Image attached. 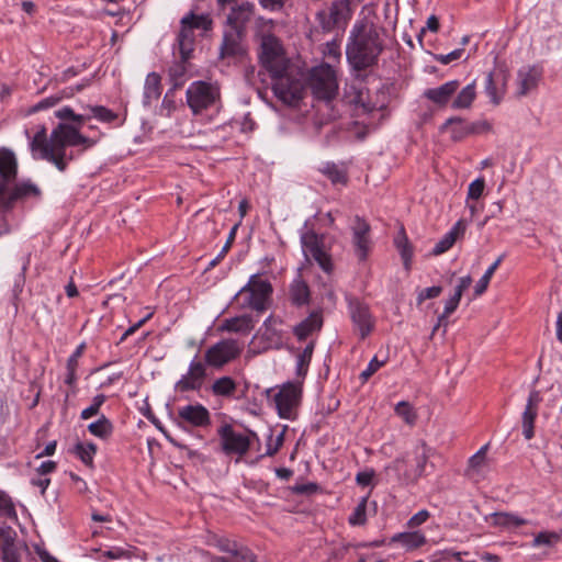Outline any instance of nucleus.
<instances>
[{"label": "nucleus", "instance_id": "f257e3e1", "mask_svg": "<svg viewBox=\"0 0 562 562\" xmlns=\"http://www.w3.org/2000/svg\"><path fill=\"white\" fill-rule=\"evenodd\" d=\"M260 47L259 58L271 76L274 95L285 104L295 105L304 93L303 72L286 59L283 47L276 36H262Z\"/></svg>", "mask_w": 562, "mask_h": 562}, {"label": "nucleus", "instance_id": "f03ea898", "mask_svg": "<svg viewBox=\"0 0 562 562\" xmlns=\"http://www.w3.org/2000/svg\"><path fill=\"white\" fill-rule=\"evenodd\" d=\"M79 128L59 123L47 138L45 126H41L30 142L34 157L47 160L56 166L59 171H65L72 156L66 155L67 146H76Z\"/></svg>", "mask_w": 562, "mask_h": 562}, {"label": "nucleus", "instance_id": "7ed1b4c3", "mask_svg": "<svg viewBox=\"0 0 562 562\" xmlns=\"http://www.w3.org/2000/svg\"><path fill=\"white\" fill-rule=\"evenodd\" d=\"M383 50L379 30L366 20L357 22L346 47L349 64L357 70L373 66Z\"/></svg>", "mask_w": 562, "mask_h": 562}, {"label": "nucleus", "instance_id": "20e7f679", "mask_svg": "<svg viewBox=\"0 0 562 562\" xmlns=\"http://www.w3.org/2000/svg\"><path fill=\"white\" fill-rule=\"evenodd\" d=\"M18 160L14 153L5 147L0 148V211H11L15 203L27 196H38L41 190L31 181L15 183Z\"/></svg>", "mask_w": 562, "mask_h": 562}, {"label": "nucleus", "instance_id": "39448f33", "mask_svg": "<svg viewBox=\"0 0 562 562\" xmlns=\"http://www.w3.org/2000/svg\"><path fill=\"white\" fill-rule=\"evenodd\" d=\"M273 288L268 279L259 273L252 274L248 282L238 291L235 299L240 301L241 308H250L258 313L267 311L272 301Z\"/></svg>", "mask_w": 562, "mask_h": 562}, {"label": "nucleus", "instance_id": "423d86ee", "mask_svg": "<svg viewBox=\"0 0 562 562\" xmlns=\"http://www.w3.org/2000/svg\"><path fill=\"white\" fill-rule=\"evenodd\" d=\"M308 87L315 100L336 98L338 80L336 70L328 64H322L311 69Z\"/></svg>", "mask_w": 562, "mask_h": 562}, {"label": "nucleus", "instance_id": "0eeeda50", "mask_svg": "<svg viewBox=\"0 0 562 562\" xmlns=\"http://www.w3.org/2000/svg\"><path fill=\"white\" fill-rule=\"evenodd\" d=\"M302 382H285L278 386L273 396L278 415L283 419H292L302 400Z\"/></svg>", "mask_w": 562, "mask_h": 562}, {"label": "nucleus", "instance_id": "6e6552de", "mask_svg": "<svg viewBox=\"0 0 562 562\" xmlns=\"http://www.w3.org/2000/svg\"><path fill=\"white\" fill-rule=\"evenodd\" d=\"M187 103L194 114H200L220 99L216 86L205 81H194L187 90Z\"/></svg>", "mask_w": 562, "mask_h": 562}, {"label": "nucleus", "instance_id": "1a4fd4ad", "mask_svg": "<svg viewBox=\"0 0 562 562\" xmlns=\"http://www.w3.org/2000/svg\"><path fill=\"white\" fill-rule=\"evenodd\" d=\"M248 53L245 41L244 30L240 27H229L224 31L222 43L218 49L220 59H228L229 61H243Z\"/></svg>", "mask_w": 562, "mask_h": 562}, {"label": "nucleus", "instance_id": "9d476101", "mask_svg": "<svg viewBox=\"0 0 562 562\" xmlns=\"http://www.w3.org/2000/svg\"><path fill=\"white\" fill-rule=\"evenodd\" d=\"M243 351V347L235 339H223L211 346L204 355L205 362L214 368H222L236 359Z\"/></svg>", "mask_w": 562, "mask_h": 562}, {"label": "nucleus", "instance_id": "9b49d317", "mask_svg": "<svg viewBox=\"0 0 562 562\" xmlns=\"http://www.w3.org/2000/svg\"><path fill=\"white\" fill-rule=\"evenodd\" d=\"M176 422L182 428H203L211 424V415L202 404H188L178 408Z\"/></svg>", "mask_w": 562, "mask_h": 562}, {"label": "nucleus", "instance_id": "f8f14e48", "mask_svg": "<svg viewBox=\"0 0 562 562\" xmlns=\"http://www.w3.org/2000/svg\"><path fill=\"white\" fill-rule=\"evenodd\" d=\"M218 436L222 442V449L226 454L244 456L248 452L250 447V439L248 436L236 432L232 425L225 424L218 429Z\"/></svg>", "mask_w": 562, "mask_h": 562}, {"label": "nucleus", "instance_id": "ddd939ff", "mask_svg": "<svg viewBox=\"0 0 562 562\" xmlns=\"http://www.w3.org/2000/svg\"><path fill=\"white\" fill-rule=\"evenodd\" d=\"M350 317L361 339L367 338L374 328V318L369 306L358 299H349Z\"/></svg>", "mask_w": 562, "mask_h": 562}, {"label": "nucleus", "instance_id": "4468645a", "mask_svg": "<svg viewBox=\"0 0 562 562\" xmlns=\"http://www.w3.org/2000/svg\"><path fill=\"white\" fill-rule=\"evenodd\" d=\"M434 452L435 450L431 447H429L424 440H420L412 451L414 456V464L409 472L403 475V479L407 483H417V481L426 474L428 461Z\"/></svg>", "mask_w": 562, "mask_h": 562}, {"label": "nucleus", "instance_id": "2eb2a0df", "mask_svg": "<svg viewBox=\"0 0 562 562\" xmlns=\"http://www.w3.org/2000/svg\"><path fill=\"white\" fill-rule=\"evenodd\" d=\"M304 252L307 257H312L326 273L333 270L330 256L322 248L318 237L315 233H305L301 237Z\"/></svg>", "mask_w": 562, "mask_h": 562}, {"label": "nucleus", "instance_id": "dca6fc26", "mask_svg": "<svg viewBox=\"0 0 562 562\" xmlns=\"http://www.w3.org/2000/svg\"><path fill=\"white\" fill-rule=\"evenodd\" d=\"M205 376L206 369L204 363L199 360H193L189 364L188 372L176 382L175 390L180 393L199 391L202 387Z\"/></svg>", "mask_w": 562, "mask_h": 562}, {"label": "nucleus", "instance_id": "f3484780", "mask_svg": "<svg viewBox=\"0 0 562 562\" xmlns=\"http://www.w3.org/2000/svg\"><path fill=\"white\" fill-rule=\"evenodd\" d=\"M370 231L369 223L360 216L355 217V225L352 226V244L355 252L360 261L368 258L370 251Z\"/></svg>", "mask_w": 562, "mask_h": 562}, {"label": "nucleus", "instance_id": "a211bd4d", "mask_svg": "<svg viewBox=\"0 0 562 562\" xmlns=\"http://www.w3.org/2000/svg\"><path fill=\"white\" fill-rule=\"evenodd\" d=\"M488 447V443L484 445L469 459L467 469L464 470V475L469 480L480 482L486 477L490 471V461L487 459Z\"/></svg>", "mask_w": 562, "mask_h": 562}, {"label": "nucleus", "instance_id": "6ab92c4d", "mask_svg": "<svg viewBox=\"0 0 562 562\" xmlns=\"http://www.w3.org/2000/svg\"><path fill=\"white\" fill-rule=\"evenodd\" d=\"M217 548L225 553L232 554L233 557H239L241 562H257L256 555L247 547L240 546L235 541L226 538L217 540ZM212 562H229L227 557H216Z\"/></svg>", "mask_w": 562, "mask_h": 562}, {"label": "nucleus", "instance_id": "aec40b11", "mask_svg": "<svg viewBox=\"0 0 562 562\" xmlns=\"http://www.w3.org/2000/svg\"><path fill=\"white\" fill-rule=\"evenodd\" d=\"M509 74L499 69L487 74L485 90L494 104H498L505 94Z\"/></svg>", "mask_w": 562, "mask_h": 562}, {"label": "nucleus", "instance_id": "412c9836", "mask_svg": "<svg viewBox=\"0 0 562 562\" xmlns=\"http://www.w3.org/2000/svg\"><path fill=\"white\" fill-rule=\"evenodd\" d=\"M335 98L321 99L316 100L313 104L314 109V126L317 131H319L324 125L335 121L339 113L334 104Z\"/></svg>", "mask_w": 562, "mask_h": 562}, {"label": "nucleus", "instance_id": "4be33fe9", "mask_svg": "<svg viewBox=\"0 0 562 562\" xmlns=\"http://www.w3.org/2000/svg\"><path fill=\"white\" fill-rule=\"evenodd\" d=\"M540 403L539 392L532 391L529 394L527 405L522 413L521 425L522 434L527 440H530L535 436V420L538 416V405Z\"/></svg>", "mask_w": 562, "mask_h": 562}, {"label": "nucleus", "instance_id": "5701e85b", "mask_svg": "<svg viewBox=\"0 0 562 562\" xmlns=\"http://www.w3.org/2000/svg\"><path fill=\"white\" fill-rule=\"evenodd\" d=\"M460 83L458 80L448 81L437 88H430L424 91V97L440 108H445L452 95L457 92Z\"/></svg>", "mask_w": 562, "mask_h": 562}, {"label": "nucleus", "instance_id": "b1692460", "mask_svg": "<svg viewBox=\"0 0 562 562\" xmlns=\"http://www.w3.org/2000/svg\"><path fill=\"white\" fill-rule=\"evenodd\" d=\"M180 31L178 34V48L180 56L183 60H189L191 58L192 52L194 50V30L191 29L189 24V20L182 18L180 21Z\"/></svg>", "mask_w": 562, "mask_h": 562}, {"label": "nucleus", "instance_id": "393cba45", "mask_svg": "<svg viewBox=\"0 0 562 562\" xmlns=\"http://www.w3.org/2000/svg\"><path fill=\"white\" fill-rule=\"evenodd\" d=\"M450 131V137L453 142H460L469 135L473 134L475 130L471 123H467L459 116L448 119L440 127L441 132Z\"/></svg>", "mask_w": 562, "mask_h": 562}, {"label": "nucleus", "instance_id": "a878e982", "mask_svg": "<svg viewBox=\"0 0 562 562\" xmlns=\"http://www.w3.org/2000/svg\"><path fill=\"white\" fill-rule=\"evenodd\" d=\"M254 318L250 315L244 314L224 319L218 327V330L248 335L254 329Z\"/></svg>", "mask_w": 562, "mask_h": 562}, {"label": "nucleus", "instance_id": "bb28decb", "mask_svg": "<svg viewBox=\"0 0 562 562\" xmlns=\"http://www.w3.org/2000/svg\"><path fill=\"white\" fill-rule=\"evenodd\" d=\"M254 12V3L248 1L241 2L232 9L227 16V23L231 25V27H240L244 30L245 24L252 19Z\"/></svg>", "mask_w": 562, "mask_h": 562}, {"label": "nucleus", "instance_id": "cd10ccee", "mask_svg": "<svg viewBox=\"0 0 562 562\" xmlns=\"http://www.w3.org/2000/svg\"><path fill=\"white\" fill-rule=\"evenodd\" d=\"M2 539V560L3 562H20V554L15 547V532L11 527L0 529Z\"/></svg>", "mask_w": 562, "mask_h": 562}, {"label": "nucleus", "instance_id": "c85d7f7f", "mask_svg": "<svg viewBox=\"0 0 562 562\" xmlns=\"http://www.w3.org/2000/svg\"><path fill=\"white\" fill-rule=\"evenodd\" d=\"M541 78V71L537 67H528L518 71V95H526L536 89Z\"/></svg>", "mask_w": 562, "mask_h": 562}, {"label": "nucleus", "instance_id": "c756f323", "mask_svg": "<svg viewBox=\"0 0 562 562\" xmlns=\"http://www.w3.org/2000/svg\"><path fill=\"white\" fill-rule=\"evenodd\" d=\"M322 314L319 312H313L294 327V335L297 337L299 340H304L314 331H318L322 328Z\"/></svg>", "mask_w": 562, "mask_h": 562}, {"label": "nucleus", "instance_id": "7c9ffc66", "mask_svg": "<svg viewBox=\"0 0 562 562\" xmlns=\"http://www.w3.org/2000/svg\"><path fill=\"white\" fill-rule=\"evenodd\" d=\"M394 245L401 255L405 270L409 271L413 260V246L408 240L403 226L400 228L397 235L394 238Z\"/></svg>", "mask_w": 562, "mask_h": 562}, {"label": "nucleus", "instance_id": "2f4dec72", "mask_svg": "<svg viewBox=\"0 0 562 562\" xmlns=\"http://www.w3.org/2000/svg\"><path fill=\"white\" fill-rule=\"evenodd\" d=\"M328 13L330 19L339 26L344 27L351 19V8L349 0H336L331 3Z\"/></svg>", "mask_w": 562, "mask_h": 562}, {"label": "nucleus", "instance_id": "473e14b6", "mask_svg": "<svg viewBox=\"0 0 562 562\" xmlns=\"http://www.w3.org/2000/svg\"><path fill=\"white\" fill-rule=\"evenodd\" d=\"M464 226L461 221L457 222L454 226L435 245L431 255L439 256L449 250L457 238L464 233Z\"/></svg>", "mask_w": 562, "mask_h": 562}, {"label": "nucleus", "instance_id": "72a5a7b5", "mask_svg": "<svg viewBox=\"0 0 562 562\" xmlns=\"http://www.w3.org/2000/svg\"><path fill=\"white\" fill-rule=\"evenodd\" d=\"M161 95V78L157 72H149L144 86V104L149 105Z\"/></svg>", "mask_w": 562, "mask_h": 562}, {"label": "nucleus", "instance_id": "f704fd0d", "mask_svg": "<svg viewBox=\"0 0 562 562\" xmlns=\"http://www.w3.org/2000/svg\"><path fill=\"white\" fill-rule=\"evenodd\" d=\"M81 88H82V86H77L76 88L64 89L63 91H60L59 93H57L55 95H50L48 98L41 100L40 102L34 104L29 112L35 113V112H38V111H42V110H45L48 108H53L57 103H59L63 99H68V98L74 97L77 91L81 90Z\"/></svg>", "mask_w": 562, "mask_h": 562}, {"label": "nucleus", "instance_id": "c9c22d12", "mask_svg": "<svg viewBox=\"0 0 562 562\" xmlns=\"http://www.w3.org/2000/svg\"><path fill=\"white\" fill-rule=\"evenodd\" d=\"M392 542L401 543L406 550L417 549L426 543V537L420 531L400 532L392 537Z\"/></svg>", "mask_w": 562, "mask_h": 562}, {"label": "nucleus", "instance_id": "e433bc0d", "mask_svg": "<svg viewBox=\"0 0 562 562\" xmlns=\"http://www.w3.org/2000/svg\"><path fill=\"white\" fill-rule=\"evenodd\" d=\"M290 299L291 302L296 306H302L308 303L310 288L302 278H297L291 283Z\"/></svg>", "mask_w": 562, "mask_h": 562}, {"label": "nucleus", "instance_id": "4c0bfd02", "mask_svg": "<svg viewBox=\"0 0 562 562\" xmlns=\"http://www.w3.org/2000/svg\"><path fill=\"white\" fill-rule=\"evenodd\" d=\"M411 469L407 468V460L405 457H397L392 463H390L387 467H385V473L387 475H393L395 481L400 483L401 485H409L411 483H407L403 475L407 472H409Z\"/></svg>", "mask_w": 562, "mask_h": 562}, {"label": "nucleus", "instance_id": "58836bf2", "mask_svg": "<svg viewBox=\"0 0 562 562\" xmlns=\"http://www.w3.org/2000/svg\"><path fill=\"white\" fill-rule=\"evenodd\" d=\"M237 389L236 382L231 376H221L216 379L211 390L217 396H232Z\"/></svg>", "mask_w": 562, "mask_h": 562}, {"label": "nucleus", "instance_id": "ea45409f", "mask_svg": "<svg viewBox=\"0 0 562 562\" xmlns=\"http://www.w3.org/2000/svg\"><path fill=\"white\" fill-rule=\"evenodd\" d=\"M476 95L475 83L472 82L464 87L452 102L453 109H469Z\"/></svg>", "mask_w": 562, "mask_h": 562}, {"label": "nucleus", "instance_id": "a19ab883", "mask_svg": "<svg viewBox=\"0 0 562 562\" xmlns=\"http://www.w3.org/2000/svg\"><path fill=\"white\" fill-rule=\"evenodd\" d=\"M493 525L498 527H519L527 524V520L509 513H494Z\"/></svg>", "mask_w": 562, "mask_h": 562}, {"label": "nucleus", "instance_id": "79ce46f5", "mask_svg": "<svg viewBox=\"0 0 562 562\" xmlns=\"http://www.w3.org/2000/svg\"><path fill=\"white\" fill-rule=\"evenodd\" d=\"M187 61L188 60H183L180 56V60L170 66L168 70V75L173 89L180 88L184 82V76L187 74Z\"/></svg>", "mask_w": 562, "mask_h": 562}, {"label": "nucleus", "instance_id": "37998d69", "mask_svg": "<svg viewBox=\"0 0 562 562\" xmlns=\"http://www.w3.org/2000/svg\"><path fill=\"white\" fill-rule=\"evenodd\" d=\"M88 430L93 436L104 439L111 436L113 426L110 419L102 415L97 422H93L88 426Z\"/></svg>", "mask_w": 562, "mask_h": 562}, {"label": "nucleus", "instance_id": "c03bdc74", "mask_svg": "<svg viewBox=\"0 0 562 562\" xmlns=\"http://www.w3.org/2000/svg\"><path fill=\"white\" fill-rule=\"evenodd\" d=\"M562 539L561 531H541L537 533L532 540L531 546L535 548L539 547H554Z\"/></svg>", "mask_w": 562, "mask_h": 562}, {"label": "nucleus", "instance_id": "a18cd8bd", "mask_svg": "<svg viewBox=\"0 0 562 562\" xmlns=\"http://www.w3.org/2000/svg\"><path fill=\"white\" fill-rule=\"evenodd\" d=\"M314 346H315L314 341H311L303 349V351L297 356L296 374L299 376H302V378L305 376V374L307 372V368H308L311 359H312Z\"/></svg>", "mask_w": 562, "mask_h": 562}, {"label": "nucleus", "instance_id": "49530a36", "mask_svg": "<svg viewBox=\"0 0 562 562\" xmlns=\"http://www.w3.org/2000/svg\"><path fill=\"white\" fill-rule=\"evenodd\" d=\"M75 452L79 457V459L89 468L93 467V457L97 452V447L94 443H77L75 447Z\"/></svg>", "mask_w": 562, "mask_h": 562}, {"label": "nucleus", "instance_id": "de8ad7c7", "mask_svg": "<svg viewBox=\"0 0 562 562\" xmlns=\"http://www.w3.org/2000/svg\"><path fill=\"white\" fill-rule=\"evenodd\" d=\"M395 413L407 424L415 425L417 413L415 408L406 401L398 402L395 406Z\"/></svg>", "mask_w": 562, "mask_h": 562}, {"label": "nucleus", "instance_id": "09e8293b", "mask_svg": "<svg viewBox=\"0 0 562 562\" xmlns=\"http://www.w3.org/2000/svg\"><path fill=\"white\" fill-rule=\"evenodd\" d=\"M322 172L334 183V184H346L347 175L344 170L338 168L337 165L327 162L323 168Z\"/></svg>", "mask_w": 562, "mask_h": 562}, {"label": "nucleus", "instance_id": "8fccbe9b", "mask_svg": "<svg viewBox=\"0 0 562 562\" xmlns=\"http://www.w3.org/2000/svg\"><path fill=\"white\" fill-rule=\"evenodd\" d=\"M183 18L189 20V24L193 30L210 31L213 25V21L207 14H194L190 12Z\"/></svg>", "mask_w": 562, "mask_h": 562}, {"label": "nucleus", "instance_id": "3c124183", "mask_svg": "<svg viewBox=\"0 0 562 562\" xmlns=\"http://www.w3.org/2000/svg\"><path fill=\"white\" fill-rule=\"evenodd\" d=\"M83 109L89 111L88 115H90V117L94 116L102 122L111 123L117 119L116 113H114L113 111H111L110 109H108L103 105H94V106L87 105V106H83Z\"/></svg>", "mask_w": 562, "mask_h": 562}, {"label": "nucleus", "instance_id": "603ef678", "mask_svg": "<svg viewBox=\"0 0 562 562\" xmlns=\"http://www.w3.org/2000/svg\"><path fill=\"white\" fill-rule=\"evenodd\" d=\"M367 503L368 498L363 497L349 516L348 522L351 526H363L367 522Z\"/></svg>", "mask_w": 562, "mask_h": 562}, {"label": "nucleus", "instance_id": "864d4df0", "mask_svg": "<svg viewBox=\"0 0 562 562\" xmlns=\"http://www.w3.org/2000/svg\"><path fill=\"white\" fill-rule=\"evenodd\" d=\"M0 515L15 518L16 512L11 497L0 490Z\"/></svg>", "mask_w": 562, "mask_h": 562}, {"label": "nucleus", "instance_id": "5fc2aeb1", "mask_svg": "<svg viewBox=\"0 0 562 562\" xmlns=\"http://www.w3.org/2000/svg\"><path fill=\"white\" fill-rule=\"evenodd\" d=\"M56 116L60 120H71L81 125L86 120L90 119V115L86 114H76L74 110L69 106H64L63 109L56 111Z\"/></svg>", "mask_w": 562, "mask_h": 562}, {"label": "nucleus", "instance_id": "6e6d98bb", "mask_svg": "<svg viewBox=\"0 0 562 562\" xmlns=\"http://www.w3.org/2000/svg\"><path fill=\"white\" fill-rule=\"evenodd\" d=\"M105 402V396L103 394H98L97 396L93 397V401H92V404L85 408L82 412H81V418L82 419H88L94 415H97L99 413V409L101 407V405Z\"/></svg>", "mask_w": 562, "mask_h": 562}, {"label": "nucleus", "instance_id": "4d7b16f0", "mask_svg": "<svg viewBox=\"0 0 562 562\" xmlns=\"http://www.w3.org/2000/svg\"><path fill=\"white\" fill-rule=\"evenodd\" d=\"M283 441H284L283 432H280L274 439H273L272 435H270L268 442H267V451H266L265 456H269V457L274 456L282 447Z\"/></svg>", "mask_w": 562, "mask_h": 562}, {"label": "nucleus", "instance_id": "13d9d810", "mask_svg": "<svg viewBox=\"0 0 562 562\" xmlns=\"http://www.w3.org/2000/svg\"><path fill=\"white\" fill-rule=\"evenodd\" d=\"M385 361L379 360L376 357H373L369 362L366 370L360 373V379L362 382L368 381L383 364Z\"/></svg>", "mask_w": 562, "mask_h": 562}, {"label": "nucleus", "instance_id": "bf43d9fd", "mask_svg": "<svg viewBox=\"0 0 562 562\" xmlns=\"http://www.w3.org/2000/svg\"><path fill=\"white\" fill-rule=\"evenodd\" d=\"M484 188H485L484 179L483 178L475 179L469 186L468 198L477 200L483 194Z\"/></svg>", "mask_w": 562, "mask_h": 562}, {"label": "nucleus", "instance_id": "052dcab7", "mask_svg": "<svg viewBox=\"0 0 562 562\" xmlns=\"http://www.w3.org/2000/svg\"><path fill=\"white\" fill-rule=\"evenodd\" d=\"M102 557L110 560L130 559L131 552L120 547H113L102 552Z\"/></svg>", "mask_w": 562, "mask_h": 562}, {"label": "nucleus", "instance_id": "680f3d73", "mask_svg": "<svg viewBox=\"0 0 562 562\" xmlns=\"http://www.w3.org/2000/svg\"><path fill=\"white\" fill-rule=\"evenodd\" d=\"M441 292H442V288L439 285L426 288L419 292V294L417 296V303L422 304L426 300L435 299V297L439 296Z\"/></svg>", "mask_w": 562, "mask_h": 562}, {"label": "nucleus", "instance_id": "e2e57ef3", "mask_svg": "<svg viewBox=\"0 0 562 562\" xmlns=\"http://www.w3.org/2000/svg\"><path fill=\"white\" fill-rule=\"evenodd\" d=\"M429 517H430L429 512L427 509H422L408 519L407 527L409 529H414V528L423 525L424 522H426Z\"/></svg>", "mask_w": 562, "mask_h": 562}, {"label": "nucleus", "instance_id": "0e129e2a", "mask_svg": "<svg viewBox=\"0 0 562 562\" xmlns=\"http://www.w3.org/2000/svg\"><path fill=\"white\" fill-rule=\"evenodd\" d=\"M317 20L322 29L326 32L333 31L335 27H339L331 19L328 11H321L317 13Z\"/></svg>", "mask_w": 562, "mask_h": 562}, {"label": "nucleus", "instance_id": "69168bd1", "mask_svg": "<svg viewBox=\"0 0 562 562\" xmlns=\"http://www.w3.org/2000/svg\"><path fill=\"white\" fill-rule=\"evenodd\" d=\"M461 296L454 293L445 304L443 313L441 314V318H447L450 314H452L459 303H460Z\"/></svg>", "mask_w": 562, "mask_h": 562}, {"label": "nucleus", "instance_id": "338daca9", "mask_svg": "<svg viewBox=\"0 0 562 562\" xmlns=\"http://www.w3.org/2000/svg\"><path fill=\"white\" fill-rule=\"evenodd\" d=\"M426 30H429L431 32H437L439 30V20L436 15H430L427 19L426 27H423L417 36V40L420 45H423V35Z\"/></svg>", "mask_w": 562, "mask_h": 562}, {"label": "nucleus", "instance_id": "774afa93", "mask_svg": "<svg viewBox=\"0 0 562 562\" xmlns=\"http://www.w3.org/2000/svg\"><path fill=\"white\" fill-rule=\"evenodd\" d=\"M83 349H85V344H81L77 347L75 352L67 360V369L77 370L78 359L82 356Z\"/></svg>", "mask_w": 562, "mask_h": 562}]
</instances>
